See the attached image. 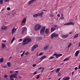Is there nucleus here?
<instances>
[{"label":"nucleus","instance_id":"1","mask_svg":"<svg viewBox=\"0 0 80 80\" xmlns=\"http://www.w3.org/2000/svg\"><path fill=\"white\" fill-rule=\"evenodd\" d=\"M45 27H42V29L40 30V33L41 34H43V33H44H44H45L47 35L50 33V30H49V29L47 28L45 29Z\"/></svg>","mask_w":80,"mask_h":80},{"label":"nucleus","instance_id":"2","mask_svg":"<svg viewBox=\"0 0 80 80\" xmlns=\"http://www.w3.org/2000/svg\"><path fill=\"white\" fill-rule=\"evenodd\" d=\"M32 42V39H31L26 38L23 41V43H22L23 45H25L26 44H28L29 42Z\"/></svg>","mask_w":80,"mask_h":80},{"label":"nucleus","instance_id":"3","mask_svg":"<svg viewBox=\"0 0 80 80\" xmlns=\"http://www.w3.org/2000/svg\"><path fill=\"white\" fill-rule=\"evenodd\" d=\"M41 28H42V26L37 24L35 26L34 30L35 31H37V30H40Z\"/></svg>","mask_w":80,"mask_h":80},{"label":"nucleus","instance_id":"4","mask_svg":"<svg viewBox=\"0 0 80 80\" xmlns=\"http://www.w3.org/2000/svg\"><path fill=\"white\" fill-rule=\"evenodd\" d=\"M51 38L52 39L54 37H57L58 36V35L56 33L54 32L51 34Z\"/></svg>","mask_w":80,"mask_h":80},{"label":"nucleus","instance_id":"5","mask_svg":"<svg viewBox=\"0 0 80 80\" xmlns=\"http://www.w3.org/2000/svg\"><path fill=\"white\" fill-rule=\"evenodd\" d=\"M54 56H56V58H57L58 57H61V56H62V54H57V53H55L53 54Z\"/></svg>","mask_w":80,"mask_h":80},{"label":"nucleus","instance_id":"6","mask_svg":"<svg viewBox=\"0 0 80 80\" xmlns=\"http://www.w3.org/2000/svg\"><path fill=\"white\" fill-rule=\"evenodd\" d=\"M17 73H15L14 74L11 75L10 76V78H12L13 77H14V78H17Z\"/></svg>","mask_w":80,"mask_h":80},{"label":"nucleus","instance_id":"7","mask_svg":"<svg viewBox=\"0 0 80 80\" xmlns=\"http://www.w3.org/2000/svg\"><path fill=\"white\" fill-rule=\"evenodd\" d=\"M38 47V44H36L35 45H34L32 48L31 51H33L34 50V48H37V47Z\"/></svg>","mask_w":80,"mask_h":80},{"label":"nucleus","instance_id":"8","mask_svg":"<svg viewBox=\"0 0 80 80\" xmlns=\"http://www.w3.org/2000/svg\"><path fill=\"white\" fill-rule=\"evenodd\" d=\"M74 25V23L72 22H70L69 23H65L64 24V25Z\"/></svg>","mask_w":80,"mask_h":80},{"label":"nucleus","instance_id":"9","mask_svg":"<svg viewBox=\"0 0 80 80\" xmlns=\"http://www.w3.org/2000/svg\"><path fill=\"white\" fill-rule=\"evenodd\" d=\"M22 34H23L24 33V32L25 31H26L27 30V28H26L25 27H23L22 28Z\"/></svg>","mask_w":80,"mask_h":80},{"label":"nucleus","instance_id":"10","mask_svg":"<svg viewBox=\"0 0 80 80\" xmlns=\"http://www.w3.org/2000/svg\"><path fill=\"white\" fill-rule=\"evenodd\" d=\"M17 30L16 28H15L13 27L12 28V35H13V33H15V32H16V31Z\"/></svg>","mask_w":80,"mask_h":80},{"label":"nucleus","instance_id":"11","mask_svg":"<svg viewBox=\"0 0 80 80\" xmlns=\"http://www.w3.org/2000/svg\"><path fill=\"white\" fill-rule=\"evenodd\" d=\"M35 1H36V0H31L28 2V3L29 5H30V4L33 3L34 2H35Z\"/></svg>","mask_w":80,"mask_h":80},{"label":"nucleus","instance_id":"12","mask_svg":"<svg viewBox=\"0 0 80 80\" xmlns=\"http://www.w3.org/2000/svg\"><path fill=\"white\" fill-rule=\"evenodd\" d=\"M43 14H44V12H41L40 13H38V15H39V17H41V18H43V16H42V15H43Z\"/></svg>","mask_w":80,"mask_h":80},{"label":"nucleus","instance_id":"13","mask_svg":"<svg viewBox=\"0 0 80 80\" xmlns=\"http://www.w3.org/2000/svg\"><path fill=\"white\" fill-rule=\"evenodd\" d=\"M70 79V77L69 76L64 78L63 79V80H69Z\"/></svg>","mask_w":80,"mask_h":80},{"label":"nucleus","instance_id":"14","mask_svg":"<svg viewBox=\"0 0 80 80\" xmlns=\"http://www.w3.org/2000/svg\"><path fill=\"white\" fill-rule=\"evenodd\" d=\"M7 28V26H2L1 28L2 30H6Z\"/></svg>","mask_w":80,"mask_h":80},{"label":"nucleus","instance_id":"15","mask_svg":"<svg viewBox=\"0 0 80 80\" xmlns=\"http://www.w3.org/2000/svg\"><path fill=\"white\" fill-rule=\"evenodd\" d=\"M46 57H47V56L45 55H44L43 56L40 58V60H41L40 61H42V60H43V59H44V58H45Z\"/></svg>","mask_w":80,"mask_h":80},{"label":"nucleus","instance_id":"16","mask_svg":"<svg viewBox=\"0 0 80 80\" xmlns=\"http://www.w3.org/2000/svg\"><path fill=\"white\" fill-rule=\"evenodd\" d=\"M79 53H80V52H79V51H76V52L75 53L76 57L78 56V54H79Z\"/></svg>","mask_w":80,"mask_h":80},{"label":"nucleus","instance_id":"17","mask_svg":"<svg viewBox=\"0 0 80 80\" xmlns=\"http://www.w3.org/2000/svg\"><path fill=\"white\" fill-rule=\"evenodd\" d=\"M33 17L34 18H35V17H39V15L38 14V13L36 14L33 15Z\"/></svg>","mask_w":80,"mask_h":80},{"label":"nucleus","instance_id":"18","mask_svg":"<svg viewBox=\"0 0 80 80\" xmlns=\"http://www.w3.org/2000/svg\"><path fill=\"white\" fill-rule=\"evenodd\" d=\"M25 22H26V18H24L23 19L22 22L23 23H25Z\"/></svg>","mask_w":80,"mask_h":80},{"label":"nucleus","instance_id":"19","mask_svg":"<svg viewBox=\"0 0 80 80\" xmlns=\"http://www.w3.org/2000/svg\"><path fill=\"white\" fill-rule=\"evenodd\" d=\"M56 30V28H55L53 27L51 28V31L52 32H53V31L55 30Z\"/></svg>","mask_w":80,"mask_h":80},{"label":"nucleus","instance_id":"20","mask_svg":"<svg viewBox=\"0 0 80 80\" xmlns=\"http://www.w3.org/2000/svg\"><path fill=\"white\" fill-rule=\"evenodd\" d=\"M68 37V35H63L62 36V38H67Z\"/></svg>","mask_w":80,"mask_h":80},{"label":"nucleus","instance_id":"21","mask_svg":"<svg viewBox=\"0 0 80 80\" xmlns=\"http://www.w3.org/2000/svg\"><path fill=\"white\" fill-rule=\"evenodd\" d=\"M3 58H1L0 59V63H3Z\"/></svg>","mask_w":80,"mask_h":80},{"label":"nucleus","instance_id":"22","mask_svg":"<svg viewBox=\"0 0 80 80\" xmlns=\"http://www.w3.org/2000/svg\"><path fill=\"white\" fill-rule=\"evenodd\" d=\"M2 48L3 49L4 48V47H5V44L3 43H2Z\"/></svg>","mask_w":80,"mask_h":80},{"label":"nucleus","instance_id":"23","mask_svg":"<svg viewBox=\"0 0 80 80\" xmlns=\"http://www.w3.org/2000/svg\"><path fill=\"white\" fill-rule=\"evenodd\" d=\"M78 37V34H77L76 35H75L74 36V38H77V37Z\"/></svg>","mask_w":80,"mask_h":80},{"label":"nucleus","instance_id":"24","mask_svg":"<svg viewBox=\"0 0 80 80\" xmlns=\"http://www.w3.org/2000/svg\"><path fill=\"white\" fill-rule=\"evenodd\" d=\"M62 17H61L60 18V20H61L62 19H64L65 18L64 17H63V14H62Z\"/></svg>","mask_w":80,"mask_h":80},{"label":"nucleus","instance_id":"25","mask_svg":"<svg viewBox=\"0 0 80 80\" xmlns=\"http://www.w3.org/2000/svg\"><path fill=\"white\" fill-rule=\"evenodd\" d=\"M60 68H57V70L56 71V73H58V72H59L60 70Z\"/></svg>","mask_w":80,"mask_h":80},{"label":"nucleus","instance_id":"26","mask_svg":"<svg viewBox=\"0 0 80 80\" xmlns=\"http://www.w3.org/2000/svg\"><path fill=\"white\" fill-rule=\"evenodd\" d=\"M8 66V67H10V66L11 65V63L10 62H8L7 63Z\"/></svg>","mask_w":80,"mask_h":80},{"label":"nucleus","instance_id":"27","mask_svg":"<svg viewBox=\"0 0 80 80\" xmlns=\"http://www.w3.org/2000/svg\"><path fill=\"white\" fill-rule=\"evenodd\" d=\"M48 46H46L44 48V49L45 50L46 49H47L48 48Z\"/></svg>","mask_w":80,"mask_h":80},{"label":"nucleus","instance_id":"28","mask_svg":"<svg viewBox=\"0 0 80 80\" xmlns=\"http://www.w3.org/2000/svg\"><path fill=\"white\" fill-rule=\"evenodd\" d=\"M15 40V37H13L11 41V43H13V42Z\"/></svg>","mask_w":80,"mask_h":80},{"label":"nucleus","instance_id":"29","mask_svg":"<svg viewBox=\"0 0 80 80\" xmlns=\"http://www.w3.org/2000/svg\"><path fill=\"white\" fill-rule=\"evenodd\" d=\"M61 75L62 74H61V73H60V72H59L58 74V77H60Z\"/></svg>","mask_w":80,"mask_h":80},{"label":"nucleus","instance_id":"30","mask_svg":"<svg viewBox=\"0 0 80 80\" xmlns=\"http://www.w3.org/2000/svg\"><path fill=\"white\" fill-rule=\"evenodd\" d=\"M3 4V0H0V4L2 5Z\"/></svg>","mask_w":80,"mask_h":80},{"label":"nucleus","instance_id":"31","mask_svg":"<svg viewBox=\"0 0 80 80\" xmlns=\"http://www.w3.org/2000/svg\"><path fill=\"white\" fill-rule=\"evenodd\" d=\"M72 45V43H70V44L68 45V48L70 46Z\"/></svg>","mask_w":80,"mask_h":80},{"label":"nucleus","instance_id":"32","mask_svg":"<svg viewBox=\"0 0 80 80\" xmlns=\"http://www.w3.org/2000/svg\"><path fill=\"white\" fill-rule=\"evenodd\" d=\"M40 74H39L37 76V79H38V78H40Z\"/></svg>","mask_w":80,"mask_h":80},{"label":"nucleus","instance_id":"33","mask_svg":"<svg viewBox=\"0 0 80 80\" xmlns=\"http://www.w3.org/2000/svg\"><path fill=\"white\" fill-rule=\"evenodd\" d=\"M43 55V52H40L39 54V56H41V55Z\"/></svg>","mask_w":80,"mask_h":80},{"label":"nucleus","instance_id":"34","mask_svg":"<svg viewBox=\"0 0 80 80\" xmlns=\"http://www.w3.org/2000/svg\"><path fill=\"white\" fill-rule=\"evenodd\" d=\"M5 2H10V0H4Z\"/></svg>","mask_w":80,"mask_h":80},{"label":"nucleus","instance_id":"35","mask_svg":"<svg viewBox=\"0 0 80 80\" xmlns=\"http://www.w3.org/2000/svg\"><path fill=\"white\" fill-rule=\"evenodd\" d=\"M53 58H54V57L51 56L50 58H49V59H53Z\"/></svg>","mask_w":80,"mask_h":80},{"label":"nucleus","instance_id":"36","mask_svg":"<svg viewBox=\"0 0 80 80\" xmlns=\"http://www.w3.org/2000/svg\"><path fill=\"white\" fill-rule=\"evenodd\" d=\"M69 58H66L63 60V61H66V60H68Z\"/></svg>","mask_w":80,"mask_h":80},{"label":"nucleus","instance_id":"37","mask_svg":"<svg viewBox=\"0 0 80 80\" xmlns=\"http://www.w3.org/2000/svg\"><path fill=\"white\" fill-rule=\"evenodd\" d=\"M37 71H36L34 73H33V75H36V74H37Z\"/></svg>","mask_w":80,"mask_h":80},{"label":"nucleus","instance_id":"38","mask_svg":"<svg viewBox=\"0 0 80 80\" xmlns=\"http://www.w3.org/2000/svg\"><path fill=\"white\" fill-rule=\"evenodd\" d=\"M38 40H42V37H41L40 38H38Z\"/></svg>","mask_w":80,"mask_h":80},{"label":"nucleus","instance_id":"39","mask_svg":"<svg viewBox=\"0 0 80 80\" xmlns=\"http://www.w3.org/2000/svg\"><path fill=\"white\" fill-rule=\"evenodd\" d=\"M4 77L5 78H7V77H8V76L7 75H4Z\"/></svg>","mask_w":80,"mask_h":80},{"label":"nucleus","instance_id":"40","mask_svg":"<svg viewBox=\"0 0 80 80\" xmlns=\"http://www.w3.org/2000/svg\"><path fill=\"white\" fill-rule=\"evenodd\" d=\"M36 65H37V64H33L32 65V67H35V66H36Z\"/></svg>","mask_w":80,"mask_h":80},{"label":"nucleus","instance_id":"41","mask_svg":"<svg viewBox=\"0 0 80 80\" xmlns=\"http://www.w3.org/2000/svg\"><path fill=\"white\" fill-rule=\"evenodd\" d=\"M7 10H10V8L9 7H8L7 8Z\"/></svg>","mask_w":80,"mask_h":80},{"label":"nucleus","instance_id":"42","mask_svg":"<svg viewBox=\"0 0 80 80\" xmlns=\"http://www.w3.org/2000/svg\"><path fill=\"white\" fill-rule=\"evenodd\" d=\"M25 54L26 55H27L28 54V52H26L25 53Z\"/></svg>","mask_w":80,"mask_h":80},{"label":"nucleus","instance_id":"43","mask_svg":"<svg viewBox=\"0 0 80 80\" xmlns=\"http://www.w3.org/2000/svg\"><path fill=\"white\" fill-rule=\"evenodd\" d=\"M57 16L58 17H60V14H58L57 15Z\"/></svg>","mask_w":80,"mask_h":80},{"label":"nucleus","instance_id":"44","mask_svg":"<svg viewBox=\"0 0 80 80\" xmlns=\"http://www.w3.org/2000/svg\"><path fill=\"white\" fill-rule=\"evenodd\" d=\"M23 40V39H19V42H22Z\"/></svg>","mask_w":80,"mask_h":80},{"label":"nucleus","instance_id":"45","mask_svg":"<svg viewBox=\"0 0 80 80\" xmlns=\"http://www.w3.org/2000/svg\"><path fill=\"white\" fill-rule=\"evenodd\" d=\"M42 69V67H41L39 68H38V69H39V70H40V69Z\"/></svg>","mask_w":80,"mask_h":80},{"label":"nucleus","instance_id":"46","mask_svg":"<svg viewBox=\"0 0 80 80\" xmlns=\"http://www.w3.org/2000/svg\"><path fill=\"white\" fill-rule=\"evenodd\" d=\"M54 27H58V25H54Z\"/></svg>","mask_w":80,"mask_h":80},{"label":"nucleus","instance_id":"47","mask_svg":"<svg viewBox=\"0 0 80 80\" xmlns=\"http://www.w3.org/2000/svg\"><path fill=\"white\" fill-rule=\"evenodd\" d=\"M75 70H77V69H78V68L77 67H76L75 68H74Z\"/></svg>","mask_w":80,"mask_h":80},{"label":"nucleus","instance_id":"48","mask_svg":"<svg viewBox=\"0 0 80 80\" xmlns=\"http://www.w3.org/2000/svg\"><path fill=\"white\" fill-rule=\"evenodd\" d=\"M10 12H9L8 13H7V15H10Z\"/></svg>","mask_w":80,"mask_h":80},{"label":"nucleus","instance_id":"49","mask_svg":"<svg viewBox=\"0 0 80 80\" xmlns=\"http://www.w3.org/2000/svg\"><path fill=\"white\" fill-rule=\"evenodd\" d=\"M10 80H14V79H13V78H10Z\"/></svg>","mask_w":80,"mask_h":80},{"label":"nucleus","instance_id":"50","mask_svg":"<svg viewBox=\"0 0 80 80\" xmlns=\"http://www.w3.org/2000/svg\"><path fill=\"white\" fill-rule=\"evenodd\" d=\"M10 73H13V71H10Z\"/></svg>","mask_w":80,"mask_h":80},{"label":"nucleus","instance_id":"51","mask_svg":"<svg viewBox=\"0 0 80 80\" xmlns=\"http://www.w3.org/2000/svg\"><path fill=\"white\" fill-rule=\"evenodd\" d=\"M42 70H44L45 69V68H42Z\"/></svg>","mask_w":80,"mask_h":80},{"label":"nucleus","instance_id":"52","mask_svg":"<svg viewBox=\"0 0 80 80\" xmlns=\"http://www.w3.org/2000/svg\"><path fill=\"white\" fill-rule=\"evenodd\" d=\"M52 16H53V15L52 14H51L50 15V17H52Z\"/></svg>","mask_w":80,"mask_h":80},{"label":"nucleus","instance_id":"53","mask_svg":"<svg viewBox=\"0 0 80 80\" xmlns=\"http://www.w3.org/2000/svg\"><path fill=\"white\" fill-rule=\"evenodd\" d=\"M3 42L4 43H6V42H7V41H3Z\"/></svg>","mask_w":80,"mask_h":80},{"label":"nucleus","instance_id":"54","mask_svg":"<svg viewBox=\"0 0 80 80\" xmlns=\"http://www.w3.org/2000/svg\"><path fill=\"white\" fill-rule=\"evenodd\" d=\"M23 55H24L23 53H22V54H21V57H22V56H23Z\"/></svg>","mask_w":80,"mask_h":80},{"label":"nucleus","instance_id":"55","mask_svg":"<svg viewBox=\"0 0 80 80\" xmlns=\"http://www.w3.org/2000/svg\"><path fill=\"white\" fill-rule=\"evenodd\" d=\"M74 73V72H72V75H73V74Z\"/></svg>","mask_w":80,"mask_h":80},{"label":"nucleus","instance_id":"56","mask_svg":"<svg viewBox=\"0 0 80 80\" xmlns=\"http://www.w3.org/2000/svg\"><path fill=\"white\" fill-rule=\"evenodd\" d=\"M15 72H16V73H18L19 71H15Z\"/></svg>","mask_w":80,"mask_h":80},{"label":"nucleus","instance_id":"57","mask_svg":"<svg viewBox=\"0 0 80 80\" xmlns=\"http://www.w3.org/2000/svg\"><path fill=\"white\" fill-rule=\"evenodd\" d=\"M19 78H20V79H21V78H22V77H20V76H19Z\"/></svg>","mask_w":80,"mask_h":80},{"label":"nucleus","instance_id":"58","mask_svg":"<svg viewBox=\"0 0 80 80\" xmlns=\"http://www.w3.org/2000/svg\"><path fill=\"white\" fill-rule=\"evenodd\" d=\"M3 68H7V67H5V66H3Z\"/></svg>","mask_w":80,"mask_h":80},{"label":"nucleus","instance_id":"59","mask_svg":"<svg viewBox=\"0 0 80 80\" xmlns=\"http://www.w3.org/2000/svg\"><path fill=\"white\" fill-rule=\"evenodd\" d=\"M72 32H69V34H72Z\"/></svg>","mask_w":80,"mask_h":80},{"label":"nucleus","instance_id":"60","mask_svg":"<svg viewBox=\"0 0 80 80\" xmlns=\"http://www.w3.org/2000/svg\"><path fill=\"white\" fill-rule=\"evenodd\" d=\"M60 79H61V78H59L58 80H60Z\"/></svg>","mask_w":80,"mask_h":80},{"label":"nucleus","instance_id":"61","mask_svg":"<svg viewBox=\"0 0 80 80\" xmlns=\"http://www.w3.org/2000/svg\"><path fill=\"white\" fill-rule=\"evenodd\" d=\"M78 69H80V66H79Z\"/></svg>","mask_w":80,"mask_h":80},{"label":"nucleus","instance_id":"62","mask_svg":"<svg viewBox=\"0 0 80 80\" xmlns=\"http://www.w3.org/2000/svg\"><path fill=\"white\" fill-rule=\"evenodd\" d=\"M37 56H38V53H37Z\"/></svg>","mask_w":80,"mask_h":80},{"label":"nucleus","instance_id":"63","mask_svg":"<svg viewBox=\"0 0 80 80\" xmlns=\"http://www.w3.org/2000/svg\"><path fill=\"white\" fill-rule=\"evenodd\" d=\"M7 52L8 53V50H7Z\"/></svg>","mask_w":80,"mask_h":80},{"label":"nucleus","instance_id":"64","mask_svg":"<svg viewBox=\"0 0 80 80\" xmlns=\"http://www.w3.org/2000/svg\"><path fill=\"white\" fill-rule=\"evenodd\" d=\"M79 47H80V43L79 44Z\"/></svg>","mask_w":80,"mask_h":80}]
</instances>
